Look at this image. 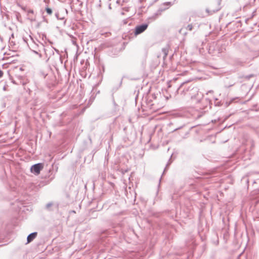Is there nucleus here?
<instances>
[{
    "mask_svg": "<svg viewBox=\"0 0 259 259\" xmlns=\"http://www.w3.org/2000/svg\"><path fill=\"white\" fill-rule=\"evenodd\" d=\"M44 168V164L39 163L32 165L30 168L31 172L38 175L40 174V171Z\"/></svg>",
    "mask_w": 259,
    "mask_h": 259,
    "instance_id": "obj_1",
    "label": "nucleus"
},
{
    "mask_svg": "<svg viewBox=\"0 0 259 259\" xmlns=\"http://www.w3.org/2000/svg\"><path fill=\"white\" fill-rule=\"evenodd\" d=\"M148 24H145L136 27L135 29V35H137L143 32L148 27Z\"/></svg>",
    "mask_w": 259,
    "mask_h": 259,
    "instance_id": "obj_2",
    "label": "nucleus"
},
{
    "mask_svg": "<svg viewBox=\"0 0 259 259\" xmlns=\"http://www.w3.org/2000/svg\"><path fill=\"white\" fill-rule=\"evenodd\" d=\"M28 15L30 17L31 21L35 20V16H34V11L33 10L29 9L26 10Z\"/></svg>",
    "mask_w": 259,
    "mask_h": 259,
    "instance_id": "obj_3",
    "label": "nucleus"
},
{
    "mask_svg": "<svg viewBox=\"0 0 259 259\" xmlns=\"http://www.w3.org/2000/svg\"><path fill=\"white\" fill-rule=\"evenodd\" d=\"M37 236V233L36 232H34V233H32L31 234H30V235H29L27 237V243H30V242H31L34 239H35L36 238Z\"/></svg>",
    "mask_w": 259,
    "mask_h": 259,
    "instance_id": "obj_4",
    "label": "nucleus"
},
{
    "mask_svg": "<svg viewBox=\"0 0 259 259\" xmlns=\"http://www.w3.org/2000/svg\"><path fill=\"white\" fill-rule=\"evenodd\" d=\"M46 12L47 13L49 14V15H51L52 13V10L50 9V8H47L46 9Z\"/></svg>",
    "mask_w": 259,
    "mask_h": 259,
    "instance_id": "obj_5",
    "label": "nucleus"
},
{
    "mask_svg": "<svg viewBox=\"0 0 259 259\" xmlns=\"http://www.w3.org/2000/svg\"><path fill=\"white\" fill-rule=\"evenodd\" d=\"M3 72L1 70H0V77H2L3 76Z\"/></svg>",
    "mask_w": 259,
    "mask_h": 259,
    "instance_id": "obj_6",
    "label": "nucleus"
},
{
    "mask_svg": "<svg viewBox=\"0 0 259 259\" xmlns=\"http://www.w3.org/2000/svg\"><path fill=\"white\" fill-rule=\"evenodd\" d=\"M105 34H106V35L107 36H110L111 35V33L110 32H107Z\"/></svg>",
    "mask_w": 259,
    "mask_h": 259,
    "instance_id": "obj_7",
    "label": "nucleus"
},
{
    "mask_svg": "<svg viewBox=\"0 0 259 259\" xmlns=\"http://www.w3.org/2000/svg\"><path fill=\"white\" fill-rule=\"evenodd\" d=\"M188 27H189V30H191L192 29V25H189Z\"/></svg>",
    "mask_w": 259,
    "mask_h": 259,
    "instance_id": "obj_8",
    "label": "nucleus"
}]
</instances>
